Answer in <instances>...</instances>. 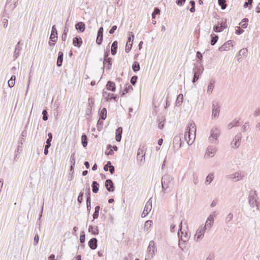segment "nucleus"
<instances>
[{"label": "nucleus", "mask_w": 260, "mask_h": 260, "mask_svg": "<svg viewBox=\"0 0 260 260\" xmlns=\"http://www.w3.org/2000/svg\"><path fill=\"white\" fill-rule=\"evenodd\" d=\"M67 34H68V30L65 29L63 30V33L61 36V40L63 41H65L67 39Z\"/></svg>", "instance_id": "nucleus-60"}, {"label": "nucleus", "mask_w": 260, "mask_h": 260, "mask_svg": "<svg viewBox=\"0 0 260 260\" xmlns=\"http://www.w3.org/2000/svg\"><path fill=\"white\" fill-rule=\"evenodd\" d=\"M257 194L255 190H251L250 191L248 196V203L251 208L256 207L258 209V203L257 202Z\"/></svg>", "instance_id": "nucleus-4"}, {"label": "nucleus", "mask_w": 260, "mask_h": 260, "mask_svg": "<svg viewBox=\"0 0 260 260\" xmlns=\"http://www.w3.org/2000/svg\"><path fill=\"white\" fill-rule=\"evenodd\" d=\"M179 231L178 232V236L179 238V246L182 250H184V247L181 246V241L183 242H187L189 238V235L187 233H185L184 234L183 232L182 231V221L180 222L179 226Z\"/></svg>", "instance_id": "nucleus-3"}, {"label": "nucleus", "mask_w": 260, "mask_h": 260, "mask_svg": "<svg viewBox=\"0 0 260 260\" xmlns=\"http://www.w3.org/2000/svg\"><path fill=\"white\" fill-rule=\"evenodd\" d=\"M215 84V80L214 79H211L210 80L209 84L208 86L207 93L209 94H211L214 88Z\"/></svg>", "instance_id": "nucleus-29"}, {"label": "nucleus", "mask_w": 260, "mask_h": 260, "mask_svg": "<svg viewBox=\"0 0 260 260\" xmlns=\"http://www.w3.org/2000/svg\"><path fill=\"white\" fill-rule=\"evenodd\" d=\"M220 135V129L216 127H213L210 132V135L209 137V141L210 143H214L218 140V138Z\"/></svg>", "instance_id": "nucleus-5"}, {"label": "nucleus", "mask_w": 260, "mask_h": 260, "mask_svg": "<svg viewBox=\"0 0 260 260\" xmlns=\"http://www.w3.org/2000/svg\"><path fill=\"white\" fill-rule=\"evenodd\" d=\"M100 210V206H96L94 208V212L92 215L93 216V220L92 221H93L94 220L97 219L99 215V211Z\"/></svg>", "instance_id": "nucleus-41"}, {"label": "nucleus", "mask_w": 260, "mask_h": 260, "mask_svg": "<svg viewBox=\"0 0 260 260\" xmlns=\"http://www.w3.org/2000/svg\"><path fill=\"white\" fill-rule=\"evenodd\" d=\"M140 64L138 61H134L132 65V70L134 72H137L140 70Z\"/></svg>", "instance_id": "nucleus-44"}, {"label": "nucleus", "mask_w": 260, "mask_h": 260, "mask_svg": "<svg viewBox=\"0 0 260 260\" xmlns=\"http://www.w3.org/2000/svg\"><path fill=\"white\" fill-rule=\"evenodd\" d=\"M105 185L109 192H113L115 190V185L111 179H107L105 181Z\"/></svg>", "instance_id": "nucleus-14"}, {"label": "nucleus", "mask_w": 260, "mask_h": 260, "mask_svg": "<svg viewBox=\"0 0 260 260\" xmlns=\"http://www.w3.org/2000/svg\"><path fill=\"white\" fill-rule=\"evenodd\" d=\"M213 223H214V216L212 214H211L209 216V217H208V218L206 221L205 224L204 226V229H205L206 230H209L211 229V228L212 227Z\"/></svg>", "instance_id": "nucleus-16"}, {"label": "nucleus", "mask_w": 260, "mask_h": 260, "mask_svg": "<svg viewBox=\"0 0 260 260\" xmlns=\"http://www.w3.org/2000/svg\"><path fill=\"white\" fill-rule=\"evenodd\" d=\"M218 5L221 7L222 10H224L226 8L225 0H218Z\"/></svg>", "instance_id": "nucleus-47"}, {"label": "nucleus", "mask_w": 260, "mask_h": 260, "mask_svg": "<svg viewBox=\"0 0 260 260\" xmlns=\"http://www.w3.org/2000/svg\"><path fill=\"white\" fill-rule=\"evenodd\" d=\"M117 47H118V42L117 41H115L112 44L111 48V54L113 55H115L116 54Z\"/></svg>", "instance_id": "nucleus-35"}, {"label": "nucleus", "mask_w": 260, "mask_h": 260, "mask_svg": "<svg viewBox=\"0 0 260 260\" xmlns=\"http://www.w3.org/2000/svg\"><path fill=\"white\" fill-rule=\"evenodd\" d=\"M107 111L106 108H103L100 110L99 115L100 119L103 120H105L107 117Z\"/></svg>", "instance_id": "nucleus-33"}, {"label": "nucleus", "mask_w": 260, "mask_h": 260, "mask_svg": "<svg viewBox=\"0 0 260 260\" xmlns=\"http://www.w3.org/2000/svg\"><path fill=\"white\" fill-rule=\"evenodd\" d=\"M147 251L149 256L151 257H153L155 254V252L156 251V247L155 246V242L152 240L149 242V246L147 248Z\"/></svg>", "instance_id": "nucleus-10"}, {"label": "nucleus", "mask_w": 260, "mask_h": 260, "mask_svg": "<svg viewBox=\"0 0 260 260\" xmlns=\"http://www.w3.org/2000/svg\"><path fill=\"white\" fill-rule=\"evenodd\" d=\"M160 12V9L157 7H155L153 12L152 13V19H155L156 15L159 14Z\"/></svg>", "instance_id": "nucleus-49"}, {"label": "nucleus", "mask_w": 260, "mask_h": 260, "mask_svg": "<svg viewBox=\"0 0 260 260\" xmlns=\"http://www.w3.org/2000/svg\"><path fill=\"white\" fill-rule=\"evenodd\" d=\"M85 196H86V202H91L90 189L89 187H88L87 189V192L85 193Z\"/></svg>", "instance_id": "nucleus-51"}, {"label": "nucleus", "mask_w": 260, "mask_h": 260, "mask_svg": "<svg viewBox=\"0 0 260 260\" xmlns=\"http://www.w3.org/2000/svg\"><path fill=\"white\" fill-rule=\"evenodd\" d=\"M161 184L163 195L170 190V188L173 185V179L168 174H165L161 177Z\"/></svg>", "instance_id": "nucleus-2"}, {"label": "nucleus", "mask_w": 260, "mask_h": 260, "mask_svg": "<svg viewBox=\"0 0 260 260\" xmlns=\"http://www.w3.org/2000/svg\"><path fill=\"white\" fill-rule=\"evenodd\" d=\"M196 134V126L195 123L191 121L189 122L184 134V139L188 145H191L195 139Z\"/></svg>", "instance_id": "nucleus-1"}, {"label": "nucleus", "mask_w": 260, "mask_h": 260, "mask_svg": "<svg viewBox=\"0 0 260 260\" xmlns=\"http://www.w3.org/2000/svg\"><path fill=\"white\" fill-rule=\"evenodd\" d=\"M105 154L106 155H112L113 154L112 146L111 144H108L107 146V150L105 151Z\"/></svg>", "instance_id": "nucleus-43"}, {"label": "nucleus", "mask_w": 260, "mask_h": 260, "mask_svg": "<svg viewBox=\"0 0 260 260\" xmlns=\"http://www.w3.org/2000/svg\"><path fill=\"white\" fill-rule=\"evenodd\" d=\"M226 19H224L221 23L218 22L213 26V30L216 32H220L227 27Z\"/></svg>", "instance_id": "nucleus-9"}, {"label": "nucleus", "mask_w": 260, "mask_h": 260, "mask_svg": "<svg viewBox=\"0 0 260 260\" xmlns=\"http://www.w3.org/2000/svg\"><path fill=\"white\" fill-rule=\"evenodd\" d=\"M106 88L108 90L114 92L116 90L115 83L113 81H108L106 84Z\"/></svg>", "instance_id": "nucleus-30"}, {"label": "nucleus", "mask_w": 260, "mask_h": 260, "mask_svg": "<svg viewBox=\"0 0 260 260\" xmlns=\"http://www.w3.org/2000/svg\"><path fill=\"white\" fill-rule=\"evenodd\" d=\"M17 6V4L10 3V5H8L7 7L11 11H13Z\"/></svg>", "instance_id": "nucleus-59"}, {"label": "nucleus", "mask_w": 260, "mask_h": 260, "mask_svg": "<svg viewBox=\"0 0 260 260\" xmlns=\"http://www.w3.org/2000/svg\"><path fill=\"white\" fill-rule=\"evenodd\" d=\"M42 115H43V117H42L43 120L44 121L47 120L48 119V112L46 110L44 109L43 110Z\"/></svg>", "instance_id": "nucleus-54"}, {"label": "nucleus", "mask_w": 260, "mask_h": 260, "mask_svg": "<svg viewBox=\"0 0 260 260\" xmlns=\"http://www.w3.org/2000/svg\"><path fill=\"white\" fill-rule=\"evenodd\" d=\"M21 50V47L20 46L16 45L15 51L14 52L13 57L14 59H16L20 54V52Z\"/></svg>", "instance_id": "nucleus-37"}, {"label": "nucleus", "mask_w": 260, "mask_h": 260, "mask_svg": "<svg viewBox=\"0 0 260 260\" xmlns=\"http://www.w3.org/2000/svg\"><path fill=\"white\" fill-rule=\"evenodd\" d=\"M75 28L79 32H83L85 29V25L83 22H77L75 24Z\"/></svg>", "instance_id": "nucleus-25"}, {"label": "nucleus", "mask_w": 260, "mask_h": 260, "mask_svg": "<svg viewBox=\"0 0 260 260\" xmlns=\"http://www.w3.org/2000/svg\"><path fill=\"white\" fill-rule=\"evenodd\" d=\"M214 178V174L213 173H209L206 177L205 183L206 184H209L213 181Z\"/></svg>", "instance_id": "nucleus-42"}, {"label": "nucleus", "mask_w": 260, "mask_h": 260, "mask_svg": "<svg viewBox=\"0 0 260 260\" xmlns=\"http://www.w3.org/2000/svg\"><path fill=\"white\" fill-rule=\"evenodd\" d=\"M132 45H133V41H132L131 43H127L126 42V44L125 45V51L126 53H128L131 51V50L132 49Z\"/></svg>", "instance_id": "nucleus-53"}, {"label": "nucleus", "mask_w": 260, "mask_h": 260, "mask_svg": "<svg viewBox=\"0 0 260 260\" xmlns=\"http://www.w3.org/2000/svg\"><path fill=\"white\" fill-rule=\"evenodd\" d=\"M165 120V119H163L162 120H160V119L158 120V126L159 128L162 129L164 128Z\"/></svg>", "instance_id": "nucleus-63"}, {"label": "nucleus", "mask_w": 260, "mask_h": 260, "mask_svg": "<svg viewBox=\"0 0 260 260\" xmlns=\"http://www.w3.org/2000/svg\"><path fill=\"white\" fill-rule=\"evenodd\" d=\"M88 232L90 233L92 235L96 236L99 233L98 227L97 226H93L92 225H89L88 228Z\"/></svg>", "instance_id": "nucleus-32"}, {"label": "nucleus", "mask_w": 260, "mask_h": 260, "mask_svg": "<svg viewBox=\"0 0 260 260\" xmlns=\"http://www.w3.org/2000/svg\"><path fill=\"white\" fill-rule=\"evenodd\" d=\"M94 99L92 98H89L88 107H91L92 108V106L94 105Z\"/></svg>", "instance_id": "nucleus-62"}, {"label": "nucleus", "mask_w": 260, "mask_h": 260, "mask_svg": "<svg viewBox=\"0 0 260 260\" xmlns=\"http://www.w3.org/2000/svg\"><path fill=\"white\" fill-rule=\"evenodd\" d=\"M239 125V120L235 119L234 120H233V121H232L231 122H230L228 126H229V128L231 129V128H232L234 126H238Z\"/></svg>", "instance_id": "nucleus-46"}, {"label": "nucleus", "mask_w": 260, "mask_h": 260, "mask_svg": "<svg viewBox=\"0 0 260 260\" xmlns=\"http://www.w3.org/2000/svg\"><path fill=\"white\" fill-rule=\"evenodd\" d=\"M39 240V235H38V234H36L35 235V237H34V245H37L38 244Z\"/></svg>", "instance_id": "nucleus-64"}, {"label": "nucleus", "mask_w": 260, "mask_h": 260, "mask_svg": "<svg viewBox=\"0 0 260 260\" xmlns=\"http://www.w3.org/2000/svg\"><path fill=\"white\" fill-rule=\"evenodd\" d=\"M58 39L57 30L55 25L52 27L51 32L49 37V45L53 46L56 44Z\"/></svg>", "instance_id": "nucleus-6"}, {"label": "nucleus", "mask_w": 260, "mask_h": 260, "mask_svg": "<svg viewBox=\"0 0 260 260\" xmlns=\"http://www.w3.org/2000/svg\"><path fill=\"white\" fill-rule=\"evenodd\" d=\"M229 178L234 181H237L238 180L242 179V176L241 175V173L239 172H236L233 174L229 175Z\"/></svg>", "instance_id": "nucleus-27"}, {"label": "nucleus", "mask_w": 260, "mask_h": 260, "mask_svg": "<svg viewBox=\"0 0 260 260\" xmlns=\"http://www.w3.org/2000/svg\"><path fill=\"white\" fill-rule=\"evenodd\" d=\"M248 21V19L247 18H244L242 20V22H243V23L241 24V27L243 28H246L248 25V23H247Z\"/></svg>", "instance_id": "nucleus-57"}, {"label": "nucleus", "mask_w": 260, "mask_h": 260, "mask_svg": "<svg viewBox=\"0 0 260 260\" xmlns=\"http://www.w3.org/2000/svg\"><path fill=\"white\" fill-rule=\"evenodd\" d=\"M113 63V59L111 57H109L107 58L106 59L103 60V66L102 68V69L104 72L105 67L106 66L107 68V70H110L111 69L112 65Z\"/></svg>", "instance_id": "nucleus-15"}, {"label": "nucleus", "mask_w": 260, "mask_h": 260, "mask_svg": "<svg viewBox=\"0 0 260 260\" xmlns=\"http://www.w3.org/2000/svg\"><path fill=\"white\" fill-rule=\"evenodd\" d=\"M220 112L219 106L217 103L213 102L212 103V116L218 117Z\"/></svg>", "instance_id": "nucleus-18"}, {"label": "nucleus", "mask_w": 260, "mask_h": 260, "mask_svg": "<svg viewBox=\"0 0 260 260\" xmlns=\"http://www.w3.org/2000/svg\"><path fill=\"white\" fill-rule=\"evenodd\" d=\"M232 40H229L224 43L222 45L219 47L218 50L220 52L223 51H228L230 49V47L233 46Z\"/></svg>", "instance_id": "nucleus-13"}, {"label": "nucleus", "mask_w": 260, "mask_h": 260, "mask_svg": "<svg viewBox=\"0 0 260 260\" xmlns=\"http://www.w3.org/2000/svg\"><path fill=\"white\" fill-rule=\"evenodd\" d=\"M211 40L210 41V44L212 46L215 45L218 40V36L217 35H215L214 34H212L210 35Z\"/></svg>", "instance_id": "nucleus-38"}, {"label": "nucleus", "mask_w": 260, "mask_h": 260, "mask_svg": "<svg viewBox=\"0 0 260 260\" xmlns=\"http://www.w3.org/2000/svg\"><path fill=\"white\" fill-rule=\"evenodd\" d=\"M129 37L127 38V43H131L132 41L133 42L134 39V34L132 32H128Z\"/></svg>", "instance_id": "nucleus-52"}, {"label": "nucleus", "mask_w": 260, "mask_h": 260, "mask_svg": "<svg viewBox=\"0 0 260 260\" xmlns=\"http://www.w3.org/2000/svg\"><path fill=\"white\" fill-rule=\"evenodd\" d=\"M63 58V53L62 51H59L57 58L56 66L60 67L62 66Z\"/></svg>", "instance_id": "nucleus-31"}, {"label": "nucleus", "mask_w": 260, "mask_h": 260, "mask_svg": "<svg viewBox=\"0 0 260 260\" xmlns=\"http://www.w3.org/2000/svg\"><path fill=\"white\" fill-rule=\"evenodd\" d=\"M133 88L132 85L128 84V83L125 84V87L124 90H123L121 96H124L126 93H128L129 91L133 90Z\"/></svg>", "instance_id": "nucleus-34"}, {"label": "nucleus", "mask_w": 260, "mask_h": 260, "mask_svg": "<svg viewBox=\"0 0 260 260\" xmlns=\"http://www.w3.org/2000/svg\"><path fill=\"white\" fill-rule=\"evenodd\" d=\"M122 130V127H118L116 130L115 140L118 142H120L121 140Z\"/></svg>", "instance_id": "nucleus-28"}, {"label": "nucleus", "mask_w": 260, "mask_h": 260, "mask_svg": "<svg viewBox=\"0 0 260 260\" xmlns=\"http://www.w3.org/2000/svg\"><path fill=\"white\" fill-rule=\"evenodd\" d=\"M118 98V95L117 94H114L113 93H108V97H106L105 99L106 101H109L111 100H113L115 101H117Z\"/></svg>", "instance_id": "nucleus-39"}, {"label": "nucleus", "mask_w": 260, "mask_h": 260, "mask_svg": "<svg viewBox=\"0 0 260 260\" xmlns=\"http://www.w3.org/2000/svg\"><path fill=\"white\" fill-rule=\"evenodd\" d=\"M242 138V135L241 134H237L234 139H233V142L231 143V145H232V147L237 148L239 147L240 145V143L239 142L241 140Z\"/></svg>", "instance_id": "nucleus-17"}, {"label": "nucleus", "mask_w": 260, "mask_h": 260, "mask_svg": "<svg viewBox=\"0 0 260 260\" xmlns=\"http://www.w3.org/2000/svg\"><path fill=\"white\" fill-rule=\"evenodd\" d=\"M84 189L81 191L78 195L77 201L79 204H81L83 201Z\"/></svg>", "instance_id": "nucleus-48"}, {"label": "nucleus", "mask_w": 260, "mask_h": 260, "mask_svg": "<svg viewBox=\"0 0 260 260\" xmlns=\"http://www.w3.org/2000/svg\"><path fill=\"white\" fill-rule=\"evenodd\" d=\"M204 71V68L202 66H196L192 70L193 73V77L192 80L193 83H195L200 78L201 75L202 74Z\"/></svg>", "instance_id": "nucleus-7"}, {"label": "nucleus", "mask_w": 260, "mask_h": 260, "mask_svg": "<svg viewBox=\"0 0 260 260\" xmlns=\"http://www.w3.org/2000/svg\"><path fill=\"white\" fill-rule=\"evenodd\" d=\"M183 95L182 94H180L179 95H178L176 101V106H179L180 105H181L183 102Z\"/></svg>", "instance_id": "nucleus-45"}, {"label": "nucleus", "mask_w": 260, "mask_h": 260, "mask_svg": "<svg viewBox=\"0 0 260 260\" xmlns=\"http://www.w3.org/2000/svg\"><path fill=\"white\" fill-rule=\"evenodd\" d=\"M103 125V121H101L100 119L96 123V127L99 131H100Z\"/></svg>", "instance_id": "nucleus-56"}, {"label": "nucleus", "mask_w": 260, "mask_h": 260, "mask_svg": "<svg viewBox=\"0 0 260 260\" xmlns=\"http://www.w3.org/2000/svg\"><path fill=\"white\" fill-rule=\"evenodd\" d=\"M217 151V149L215 147L213 146H209L207 148V149L206 150L205 157H206V155H208L209 157H213Z\"/></svg>", "instance_id": "nucleus-22"}, {"label": "nucleus", "mask_w": 260, "mask_h": 260, "mask_svg": "<svg viewBox=\"0 0 260 260\" xmlns=\"http://www.w3.org/2000/svg\"><path fill=\"white\" fill-rule=\"evenodd\" d=\"M146 147L145 145L140 146L138 152H137V159H139V157L140 155H141V159H140V161H142L143 160V157H144L145 156V153L146 152Z\"/></svg>", "instance_id": "nucleus-19"}, {"label": "nucleus", "mask_w": 260, "mask_h": 260, "mask_svg": "<svg viewBox=\"0 0 260 260\" xmlns=\"http://www.w3.org/2000/svg\"><path fill=\"white\" fill-rule=\"evenodd\" d=\"M248 50L247 48H243L239 51V54H242L243 56H246Z\"/></svg>", "instance_id": "nucleus-58"}, {"label": "nucleus", "mask_w": 260, "mask_h": 260, "mask_svg": "<svg viewBox=\"0 0 260 260\" xmlns=\"http://www.w3.org/2000/svg\"><path fill=\"white\" fill-rule=\"evenodd\" d=\"M92 190L93 193H97L99 190V184L96 181H93L91 184Z\"/></svg>", "instance_id": "nucleus-36"}, {"label": "nucleus", "mask_w": 260, "mask_h": 260, "mask_svg": "<svg viewBox=\"0 0 260 260\" xmlns=\"http://www.w3.org/2000/svg\"><path fill=\"white\" fill-rule=\"evenodd\" d=\"M244 32V30L241 28L240 26H237V29H236L235 33L238 35H240L242 34Z\"/></svg>", "instance_id": "nucleus-61"}, {"label": "nucleus", "mask_w": 260, "mask_h": 260, "mask_svg": "<svg viewBox=\"0 0 260 260\" xmlns=\"http://www.w3.org/2000/svg\"><path fill=\"white\" fill-rule=\"evenodd\" d=\"M104 170L106 172L109 171L111 174H113L115 172V167L112 165L110 161H108L107 164L104 166Z\"/></svg>", "instance_id": "nucleus-21"}, {"label": "nucleus", "mask_w": 260, "mask_h": 260, "mask_svg": "<svg viewBox=\"0 0 260 260\" xmlns=\"http://www.w3.org/2000/svg\"><path fill=\"white\" fill-rule=\"evenodd\" d=\"M205 231L206 229L204 227L202 229L197 230V234L194 236V239L197 241L203 238Z\"/></svg>", "instance_id": "nucleus-23"}, {"label": "nucleus", "mask_w": 260, "mask_h": 260, "mask_svg": "<svg viewBox=\"0 0 260 260\" xmlns=\"http://www.w3.org/2000/svg\"><path fill=\"white\" fill-rule=\"evenodd\" d=\"M152 209V201L151 198L147 202L145 206L144 207L143 212L142 214V217H145L146 216L149 212L151 211Z\"/></svg>", "instance_id": "nucleus-11"}, {"label": "nucleus", "mask_w": 260, "mask_h": 260, "mask_svg": "<svg viewBox=\"0 0 260 260\" xmlns=\"http://www.w3.org/2000/svg\"><path fill=\"white\" fill-rule=\"evenodd\" d=\"M81 143L83 147H86L88 144V139L85 134H83L81 136Z\"/></svg>", "instance_id": "nucleus-40"}, {"label": "nucleus", "mask_w": 260, "mask_h": 260, "mask_svg": "<svg viewBox=\"0 0 260 260\" xmlns=\"http://www.w3.org/2000/svg\"><path fill=\"white\" fill-rule=\"evenodd\" d=\"M73 44L74 46L80 48L82 44V40L79 36L75 37L73 40Z\"/></svg>", "instance_id": "nucleus-26"}, {"label": "nucleus", "mask_w": 260, "mask_h": 260, "mask_svg": "<svg viewBox=\"0 0 260 260\" xmlns=\"http://www.w3.org/2000/svg\"><path fill=\"white\" fill-rule=\"evenodd\" d=\"M173 145L174 149H176L178 150L182 145V141H181V137L179 136H176L174 139L173 141Z\"/></svg>", "instance_id": "nucleus-12"}, {"label": "nucleus", "mask_w": 260, "mask_h": 260, "mask_svg": "<svg viewBox=\"0 0 260 260\" xmlns=\"http://www.w3.org/2000/svg\"><path fill=\"white\" fill-rule=\"evenodd\" d=\"M103 31L104 29L103 27H101L98 31L96 43L98 45H101L102 43L103 39Z\"/></svg>", "instance_id": "nucleus-20"}, {"label": "nucleus", "mask_w": 260, "mask_h": 260, "mask_svg": "<svg viewBox=\"0 0 260 260\" xmlns=\"http://www.w3.org/2000/svg\"><path fill=\"white\" fill-rule=\"evenodd\" d=\"M138 78V77L137 76H136V75L133 76L131 78V80H130L131 84L133 85H135L137 82Z\"/></svg>", "instance_id": "nucleus-55"}, {"label": "nucleus", "mask_w": 260, "mask_h": 260, "mask_svg": "<svg viewBox=\"0 0 260 260\" xmlns=\"http://www.w3.org/2000/svg\"><path fill=\"white\" fill-rule=\"evenodd\" d=\"M26 135H27L26 131V130L23 131L21 134V136H20L19 140L18 141L17 148V149L15 150V153H16L17 152L18 153H20L22 151V150H23L22 145L23 144V143L25 142L24 137H26Z\"/></svg>", "instance_id": "nucleus-8"}, {"label": "nucleus", "mask_w": 260, "mask_h": 260, "mask_svg": "<svg viewBox=\"0 0 260 260\" xmlns=\"http://www.w3.org/2000/svg\"><path fill=\"white\" fill-rule=\"evenodd\" d=\"M85 241V233L84 231H81L80 236V242L81 244H84Z\"/></svg>", "instance_id": "nucleus-50"}, {"label": "nucleus", "mask_w": 260, "mask_h": 260, "mask_svg": "<svg viewBox=\"0 0 260 260\" xmlns=\"http://www.w3.org/2000/svg\"><path fill=\"white\" fill-rule=\"evenodd\" d=\"M88 245L90 248L94 250L98 246V240L96 238H92L88 243Z\"/></svg>", "instance_id": "nucleus-24"}]
</instances>
